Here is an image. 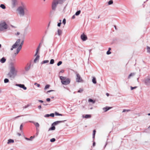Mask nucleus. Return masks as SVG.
<instances>
[{
    "instance_id": "nucleus-1",
    "label": "nucleus",
    "mask_w": 150,
    "mask_h": 150,
    "mask_svg": "<svg viewBox=\"0 0 150 150\" xmlns=\"http://www.w3.org/2000/svg\"><path fill=\"white\" fill-rule=\"evenodd\" d=\"M17 71L15 69V67L12 65L10 67V71L8 74V76L11 78V79H14L17 75Z\"/></svg>"
},
{
    "instance_id": "nucleus-2",
    "label": "nucleus",
    "mask_w": 150,
    "mask_h": 150,
    "mask_svg": "<svg viewBox=\"0 0 150 150\" xmlns=\"http://www.w3.org/2000/svg\"><path fill=\"white\" fill-rule=\"evenodd\" d=\"M21 40L20 39H18L14 44H13L11 48V50H13V49H15L17 47L19 46L18 47L21 50L22 46L23 44L24 40H22L20 43Z\"/></svg>"
},
{
    "instance_id": "nucleus-3",
    "label": "nucleus",
    "mask_w": 150,
    "mask_h": 150,
    "mask_svg": "<svg viewBox=\"0 0 150 150\" xmlns=\"http://www.w3.org/2000/svg\"><path fill=\"white\" fill-rule=\"evenodd\" d=\"M66 1V0H53L52 5V10L55 11L58 4H62Z\"/></svg>"
},
{
    "instance_id": "nucleus-4",
    "label": "nucleus",
    "mask_w": 150,
    "mask_h": 150,
    "mask_svg": "<svg viewBox=\"0 0 150 150\" xmlns=\"http://www.w3.org/2000/svg\"><path fill=\"white\" fill-rule=\"evenodd\" d=\"M22 6H19L17 9V11L20 16H24V9H25V6L23 4H22Z\"/></svg>"
},
{
    "instance_id": "nucleus-5",
    "label": "nucleus",
    "mask_w": 150,
    "mask_h": 150,
    "mask_svg": "<svg viewBox=\"0 0 150 150\" xmlns=\"http://www.w3.org/2000/svg\"><path fill=\"white\" fill-rule=\"evenodd\" d=\"M59 77L62 84L64 85H67L70 83V80L69 79H66V77L63 76H60Z\"/></svg>"
},
{
    "instance_id": "nucleus-6",
    "label": "nucleus",
    "mask_w": 150,
    "mask_h": 150,
    "mask_svg": "<svg viewBox=\"0 0 150 150\" xmlns=\"http://www.w3.org/2000/svg\"><path fill=\"white\" fill-rule=\"evenodd\" d=\"M65 121V120H63V121H57L56 122H54L52 124V127L49 128L48 129V131L50 130H54L55 129V127L54 126L56 125L59 124L63 122H64Z\"/></svg>"
},
{
    "instance_id": "nucleus-7",
    "label": "nucleus",
    "mask_w": 150,
    "mask_h": 150,
    "mask_svg": "<svg viewBox=\"0 0 150 150\" xmlns=\"http://www.w3.org/2000/svg\"><path fill=\"white\" fill-rule=\"evenodd\" d=\"M8 28V25L5 22L0 23V31H3Z\"/></svg>"
},
{
    "instance_id": "nucleus-8",
    "label": "nucleus",
    "mask_w": 150,
    "mask_h": 150,
    "mask_svg": "<svg viewBox=\"0 0 150 150\" xmlns=\"http://www.w3.org/2000/svg\"><path fill=\"white\" fill-rule=\"evenodd\" d=\"M143 82L146 85L150 86V76L146 77L143 81Z\"/></svg>"
},
{
    "instance_id": "nucleus-9",
    "label": "nucleus",
    "mask_w": 150,
    "mask_h": 150,
    "mask_svg": "<svg viewBox=\"0 0 150 150\" xmlns=\"http://www.w3.org/2000/svg\"><path fill=\"white\" fill-rule=\"evenodd\" d=\"M76 81L77 82L79 83H83V80L82 79L81 76L79 74L77 73L76 74Z\"/></svg>"
},
{
    "instance_id": "nucleus-10",
    "label": "nucleus",
    "mask_w": 150,
    "mask_h": 150,
    "mask_svg": "<svg viewBox=\"0 0 150 150\" xmlns=\"http://www.w3.org/2000/svg\"><path fill=\"white\" fill-rule=\"evenodd\" d=\"M29 122H30L32 123L35 125L36 127V131H38V128L40 126V125L38 122H35L33 121H30Z\"/></svg>"
},
{
    "instance_id": "nucleus-11",
    "label": "nucleus",
    "mask_w": 150,
    "mask_h": 150,
    "mask_svg": "<svg viewBox=\"0 0 150 150\" xmlns=\"http://www.w3.org/2000/svg\"><path fill=\"white\" fill-rule=\"evenodd\" d=\"M16 86H18L21 88H23L24 90H26L27 89V88L25 86L24 84H17L16 85Z\"/></svg>"
},
{
    "instance_id": "nucleus-12",
    "label": "nucleus",
    "mask_w": 150,
    "mask_h": 150,
    "mask_svg": "<svg viewBox=\"0 0 150 150\" xmlns=\"http://www.w3.org/2000/svg\"><path fill=\"white\" fill-rule=\"evenodd\" d=\"M81 38L83 41H84L87 39V37L86 35H85L84 33L81 35Z\"/></svg>"
},
{
    "instance_id": "nucleus-13",
    "label": "nucleus",
    "mask_w": 150,
    "mask_h": 150,
    "mask_svg": "<svg viewBox=\"0 0 150 150\" xmlns=\"http://www.w3.org/2000/svg\"><path fill=\"white\" fill-rule=\"evenodd\" d=\"M17 3V0H12V5L13 7H15L16 4Z\"/></svg>"
},
{
    "instance_id": "nucleus-14",
    "label": "nucleus",
    "mask_w": 150,
    "mask_h": 150,
    "mask_svg": "<svg viewBox=\"0 0 150 150\" xmlns=\"http://www.w3.org/2000/svg\"><path fill=\"white\" fill-rule=\"evenodd\" d=\"M111 108L112 107L107 106L103 108V110H104V112H106Z\"/></svg>"
},
{
    "instance_id": "nucleus-15",
    "label": "nucleus",
    "mask_w": 150,
    "mask_h": 150,
    "mask_svg": "<svg viewBox=\"0 0 150 150\" xmlns=\"http://www.w3.org/2000/svg\"><path fill=\"white\" fill-rule=\"evenodd\" d=\"M31 66V64H30V65L28 66H26L25 68V71H28L30 69Z\"/></svg>"
},
{
    "instance_id": "nucleus-16",
    "label": "nucleus",
    "mask_w": 150,
    "mask_h": 150,
    "mask_svg": "<svg viewBox=\"0 0 150 150\" xmlns=\"http://www.w3.org/2000/svg\"><path fill=\"white\" fill-rule=\"evenodd\" d=\"M40 44H41L40 43V44L38 46V47L36 49V52L35 54V56H36V55H37V54H38V51L39 50V48L40 47Z\"/></svg>"
},
{
    "instance_id": "nucleus-17",
    "label": "nucleus",
    "mask_w": 150,
    "mask_h": 150,
    "mask_svg": "<svg viewBox=\"0 0 150 150\" xmlns=\"http://www.w3.org/2000/svg\"><path fill=\"white\" fill-rule=\"evenodd\" d=\"M35 137V136H31L30 138H28L27 137H25V139L28 141H32V139L34 138Z\"/></svg>"
},
{
    "instance_id": "nucleus-18",
    "label": "nucleus",
    "mask_w": 150,
    "mask_h": 150,
    "mask_svg": "<svg viewBox=\"0 0 150 150\" xmlns=\"http://www.w3.org/2000/svg\"><path fill=\"white\" fill-rule=\"evenodd\" d=\"M91 116L90 115H86L85 116H84L83 115H82V117L83 118H90L91 117Z\"/></svg>"
},
{
    "instance_id": "nucleus-19",
    "label": "nucleus",
    "mask_w": 150,
    "mask_h": 150,
    "mask_svg": "<svg viewBox=\"0 0 150 150\" xmlns=\"http://www.w3.org/2000/svg\"><path fill=\"white\" fill-rule=\"evenodd\" d=\"M6 61V59L4 57H2L1 59H0V62L2 63H4Z\"/></svg>"
},
{
    "instance_id": "nucleus-20",
    "label": "nucleus",
    "mask_w": 150,
    "mask_h": 150,
    "mask_svg": "<svg viewBox=\"0 0 150 150\" xmlns=\"http://www.w3.org/2000/svg\"><path fill=\"white\" fill-rule=\"evenodd\" d=\"M92 82L94 84H96L97 83L96 78L95 77H92Z\"/></svg>"
},
{
    "instance_id": "nucleus-21",
    "label": "nucleus",
    "mask_w": 150,
    "mask_h": 150,
    "mask_svg": "<svg viewBox=\"0 0 150 150\" xmlns=\"http://www.w3.org/2000/svg\"><path fill=\"white\" fill-rule=\"evenodd\" d=\"M62 30L60 29H58L57 30V34L58 35L60 36L62 34Z\"/></svg>"
},
{
    "instance_id": "nucleus-22",
    "label": "nucleus",
    "mask_w": 150,
    "mask_h": 150,
    "mask_svg": "<svg viewBox=\"0 0 150 150\" xmlns=\"http://www.w3.org/2000/svg\"><path fill=\"white\" fill-rule=\"evenodd\" d=\"M14 142V141L13 139H10L8 140L7 142L8 144H9L11 143H13Z\"/></svg>"
},
{
    "instance_id": "nucleus-23",
    "label": "nucleus",
    "mask_w": 150,
    "mask_h": 150,
    "mask_svg": "<svg viewBox=\"0 0 150 150\" xmlns=\"http://www.w3.org/2000/svg\"><path fill=\"white\" fill-rule=\"evenodd\" d=\"M21 50V49L18 48H17L16 49V53H15L14 54L15 56H16L19 52Z\"/></svg>"
},
{
    "instance_id": "nucleus-24",
    "label": "nucleus",
    "mask_w": 150,
    "mask_h": 150,
    "mask_svg": "<svg viewBox=\"0 0 150 150\" xmlns=\"http://www.w3.org/2000/svg\"><path fill=\"white\" fill-rule=\"evenodd\" d=\"M88 101L89 102H91L93 104H94L95 103V100H93L91 98L88 99Z\"/></svg>"
},
{
    "instance_id": "nucleus-25",
    "label": "nucleus",
    "mask_w": 150,
    "mask_h": 150,
    "mask_svg": "<svg viewBox=\"0 0 150 150\" xmlns=\"http://www.w3.org/2000/svg\"><path fill=\"white\" fill-rule=\"evenodd\" d=\"M39 57L40 56L39 55H38L36 57L34 60V62L36 63V62L39 59Z\"/></svg>"
},
{
    "instance_id": "nucleus-26",
    "label": "nucleus",
    "mask_w": 150,
    "mask_h": 150,
    "mask_svg": "<svg viewBox=\"0 0 150 150\" xmlns=\"http://www.w3.org/2000/svg\"><path fill=\"white\" fill-rule=\"evenodd\" d=\"M0 7L3 9H5L6 8L5 5L4 4H1L0 5Z\"/></svg>"
},
{
    "instance_id": "nucleus-27",
    "label": "nucleus",
    "mask_w": 150,
    "mask_h": 150,
    "mask_svg": "<svg viewBox=\"0 0 150 150\" xmlns=\"http://www.w3.org/2000/svg\"><path fill=\"white\" fill-rule=\"evenodd\" d=\"M134 75H135V73H131L129 75V76H128V79H129L131 76H133Z\"/></svg>"
},
{
    "instance_id": "nucleus-28",
    "label": "nucleus",
    "mask_w": 150,
    "mask_h": 150,
    "mask_svg": "<svg viewBox=\"0 0 150 150\" xmlns=\"http://www.w3.org/2000/svg\"><path fill=\"white\" fill-rule=\"evenodd\" d=\"M81 13V11L79 10L75 14V15L76 16H78L79 15L80 13Z\"/></svg>"
},
{
    "instance_id": "nucleus-29",
    "label": "nucleus",
    "mask_w": 150,
    "mask_h": 150,
    "mask_svg": "<svg viewBox=\"0 0 150 150\" xmlns=\"http://www.w3.org/2000/svg\"><path fill=\"white\" fill-rule=\"evenodd\" d=\"M49 62V61L48 60H44L41 62V64H43L47 63H48Z\"/></svg>"
},
{
    "instance_id": "nucleus-30",
    "label": "nucleus",
    "mask_w": 150,
    "mask_h": 150,
    "mask_svg": "<svg viewBox=\"0 0 150 150\" xmlns=\"http://www.w3.org/2000/svg\"><path fill=\"white\" fill-rule=\"evenodd\" d=\"M96 132V130H94L93 131V139H94L95 138Z\"/></svg>"
},
{
    "instance_id": "nucleus-31",
    "label": "nucleus",
    "mask_w": 150,
    "mask_h": 150,
    "mask_svg": "<svg viewBox=\"0 0 150 150\" xmlns=\"http://www.w3.org/2000/svg\"><path fill=\"white\" fill-rule=\"evenodd\" d=\"M50 86V85L49 84H47L46 85V86H45L44 88V89L46 90L47 89L49 88Z\"/></svg>"
},
{
    "instance_id": "nucleus-32",
    "label": "nucleus",
    "mask_w": 150,
    "mask_h": 150,
    "mask_svg": "<svg viewBox=\"0 0 150 150\" xmlns=\"http://www.w3.org/2000/svg\"><path fill=\"white\" fill-rule=\"evenodd\" d=\"M113 3V1L112 0H110L108 2V4L109 5H110L112 4Z\"/></svg>"
},
{
    "instance_id": "nucleus-33",
    "label": "nucleus",
    "mask_w": 150,
    "mask_h": 150,
    "mask_svg": "<svg viewBox=\"0 0 150 150\" xmlns=\"http://www.w3.org/2000/svg\"><path fill=\"white\" fill-rule=\"evenodd\" d=\"M54 59H52L50 60V64H53L54 63Z\"/></svg>"
},
{
    "instance_id": "nucleus-34",
    "label": "nucleus",
    "mask_w": 150,
    "mask_h": 150,
    "mask_svg": "<svg viewBox=\"0 0 150 150\" xmlns=\"http://www.w3.org/2000/svg\"><path fill=\"white\" fill-rule=\"evenodd\" d=\"M55 115H58V116H62L63 115L62 114H59L58 112H55Z\"/></svg>"
},
{
    "instance_id": "nucleus-35",
    "label": "nucleus",
    "mask_w": 150,
    "mask_h": 150,
    "mask_svg": "<svg viewBox=\"0 0 150 150\" xmlns=\"http://www.w3.org/2000/svg\"><path fill=\"white\" fill-rule=\"evenodd\" d=\"M147 52L150 54V47L147 46Z\"/></svg>"
},
{
    "instance_id": "nucleus-36",
    "label": "nucleus",
    "mask_w": 150,
    "mask_h": 150,
    "mask_svg": "<svg viewBox=\"0 0 150 150\" xmlns=\"http://www.w3.org/2000/svg\"><path fill=\"white\" fill-rule=\"evenodd\" d=\"M9 81V80L8 79H5L4 80V82L5 83H7Z\"/></svg>"
},
{
    "instance_id": "nucleus-37",
    "label": "nucleus",
    "mask_w": 150,
    "mask_h": 150,
    "mask_svg": "<svg viewBox=\"0 0 150 150\" xmlns=\"http://www.w3.org/2000/svg\"><path fill=\"white\" fill-rule=\"evenodd\" d=\"M62 62L61 61H59L57 64V66H59L60 65H61L62 64Z\"/></svg>"
},
{
    "instance_id": "nucleus-38",
    "label": "nucleus",
    "mask_w": 150,
    "mask_h": 150,
    "mask_svg": "<svg viewBox=\"0 0 150 150\" xmlns=\"http://www.w3.org/2000/svg\"><path fill=\"white\" fill-rule=\"evenodd\" d=\"M55 139L54 138H53L50 139V141L51 142H54L55 141Z\"/></svg>"
},
{
    "instance_id": "nucleus-39",
    "label": "nucleus",
    "mask_w": 150,
    "mask_h": 150,
    "mask_svg": "<svg viewBox=\"0 0 150 150\" xmlns=\"http://www.w3.org/2000/svg\"><path fill=\"white\" fill-rule=\"evenodd\" d=\"M66 23V20L65 18H64L62 21V23L64 25H65Z\"/></svg>"
},
{
    "instance_id": "nucleus-40",
    "label": "nucleus",
    "mask_w": 150,
    "mask_h": 150,
    "mask_svg": "<svg viewBox=\"0 0 150 150\" xmlns=\"http://www.w3.org/2000/svg\"><path fill=\"white\" fill-rule=\"evenodd\" d=\"M83 91V90L82 89L80 88L79 90L78 91V93H81Z\"/></svg>"
},
{
    "instance_id": "nucleus-41",
    "label": "nucleus",
    "mask_w": 150,
    "mask_h": 150,
    "mask_svg": "<svg viewBox=\"0 0 150 150\" xmlns=\"http://www.w3.org/2000/svg\"><path fill=\"white\" fill-rule=\"evenodd\" d=\"M137 86H135V87H134L131 86V87H130L131 90H133L134 89L136 88H137Z\"/></svg>"
},
{
    "instance_id": "nucleus-42",
    "label": "nucleus",
    "mask_w": 150,
    "mask_h": 150,
    "mask_svg": "<svg viewBox=\"0 0 150 150\" xmlns=\"http://www.w3.org/2000/svg\"><path fill=\"white\" fill-rule=\"evenodd\" d=\"M130 111L129 110H126V109H124L122 111V112H125L126 111L128 112Z\"/></svg>"
},
{
    "instance_id": "nucleus-43",
    "label": "nucleus",
    "mask_w": 150,
    "mask_h": 150,
    "mask_svg": "<svg viewBox=\"0 0 150 150\" xmlns=\"http://www.w3.org/2000/svg\"><path fill=\"white\" fill-rule=\"evenodd\" d=\"M50 116H51L52 117H54V114L53 113H52L50 114Z\"/></svg>"
},
{
    "instance_id": "nucleus-44",
    "label": "nucleus",
    "mask_w": 150,
    "mask_h": 150,
    "mask_svg": "<svg viewBox=\"0 0 150 150\" xmlns=\"http://www.w3.org/2000/svg\"><path fill=\"white\" fill-rule=\"evenodd\" d=\"M111 52L110 51L108 50L106 52V54L108 55H109L111 53Z\"/></svg>"
},
{
    "instance_id": "nucleus-45",
    "label": "nucleus",
    "mask_w": 150,
    "mask_h": 150,
    "mask_svg": "<svg viewBox=\"0 0 150 150\" xmlns=\"http://www.w3.org/2000/svg\"><path fill=\"white\" fill-rule=\"evenodd\" d=\"M23 124H21L20 127V129L21 130H22V128H23Z\"/></svg>"
},
{
    "instance_id": "nucleus-46",
    "label": "nucleus",
    "mask_w": 150,
    "mask_h": 150,
    "mask_svg": "<svg viewBox=\"0 0 150 150\" xmlns=\"http://www.w3.org/2000/svg\"><path fill=\"white\" fill-rule=\"evenodd\" d=\"M49 116H50V114H46L45 115V116H44V117H49Z\"/></svg>"
},
{
    "instance_id": "nucleus-47",
    "label": "nucleus",
    "mask_w": 150,
    "mask_h": 150,
    "mask_svg": "<svg viewBox=\"0 0 150 150\" xmlns=\"http://www.w3.org/2000/svg\"><path fill=\"white\" fill-rule=\"evenodd\" d=\"M46 100L47 101L49 102L50 100V98H47Z\"/></svg>"
},
{
    "instance_id": "nucleus-48",
    "label": "nucleus",
    "mask_w": 150,
    "mask_h": 150,
    "mask_svg": "<svg viewBox=\"0 0 150 150\" xmlns=\"http://www.w3.org/2000/svg\"><path fill=\"white\" fill-rule=\"evenodd\" d=\"M61 24V22H59L58 23L57 26H58L60 27V26Z\"/></svg>"
},
{
    "instance_id": "nucleus-49",
    "label": "nucleus",
    "mask_w": 150,
    "mask_h": 150,
    "mask_svg": "<svg viewBox=\"0 0 150 150\" xmlns=\"http://www.w3.org/2000/svg\"><path fill=\"white\" fill-rule=\"evenodd\" d=\"M20 33L19 32H17L15 34V35H20Z\"/></svg>"
},
{
    "instance_id": "nucleus-50",
    "label": "nucleus",
    "mask_w": 150,
    "mask_h": 150,
    "mask_svg": "<svg viewBox=\"0 0 150 150\" xmlns=\"http://www.w3.org/2000/svg\"><path fill=\"white\" fill-rule=\"evenodd\" d=\"M54 91L53 90H49V91H48L47 92V93H50V92L52 91Z\"/></svg>"
},
{
    "instance_id": "nucleus-51",
    "label": "nucleus",
    "mask_w": 150,
    "mask_h": 150,
    "mask_svg": "<svg viewBox=\"0 0 150 150\" xmlns=\"http://www.w3.org/2000/svg\"><path fill=\"white\" fill-rule=\"evenodd\" d=\"M75 15H74L72 17V19H74L75 18Z\"/></svg>"
},
{
    "instance_id": "nucleus-52",
    "label": "nucleus",
    "mask_w": 150,
    "mask_h": 150,
    "mask_svg": "<svg viewBox=\"0 0 150 150\" xmlns=\"http://www.w3.org/2000/svg\"><path fill=\"white\" fill-rule=\"evenodd\" d=\"M38 101L40 102V103H43V100H38Z\"/></svg>"
},
{
    "instance_id": "nucleus-53",
    "label": "nucleus",
    "mask_w": 150,
    "mask_h": 150,
    "mask_svg": "<svg viewBox=\"0 0 150 150\" xmlns=\"http://www.w3.org/2000/svg\"><path fill=\"white\" fill-rule=\"evenodd\" d=\"M38 108L39 109H40L41 108H42L41 106V105H40L38 106Z\"/></svg>"
},
{
    "instance_id": "nucleus-54",
    "label": "nucleus",
    "mask_w": 150,
    "mask_h": 150,
    "mask_svg": "<svg viewBox=\"0 0 150 150\" xmlns=\"http://www.w3.org/2000/svg\"><path fill=\"white\" fill-rule=\"evenodd\" d=\"M39 132V129H38V131H37L36 134L37 135H38Z\"/></svg>"
},
{
    "instance_id": "nucleus-55",
    "label": "nucleus",
    "mask_w": 150,
    "mask_h": 150,
    "mask_svg": "<svg viewBox=\"0 0 150 150\" xmlns=\"http://www.w3.org/2000/svg\"><path fill=\"white\" fill-rule=\"evenodd\" d=\"M95 144H96L95 142H93V146H95Z\"/></svg>"
},
{
    "instance_id": "nucleus-56",
    "label": "nucleus",
    "mask_w": 150,
    "mask_h": 150,
    "mask_svg": "<svg viewBox=\"0 0 150 150\" xmlns=\"http://www.w3.org/2000/svg\"><path fill=\"white\" fill-rule=\"evenodd\" d=\"M11 26L12 27V28H16V27L14 26H13V25H11Z\"/></svg>"
},
{
    "instance_id": "nucleus-57",
    "label": "nucleus",
    "mask_w": 150,
    "mask_h": 150,
    "mask_svg": "<svg viewBox=\"0 0 150 150\" xmlns=\"http://www.w3.org/2000/svg\"><path fill=\"white\" fill-rule=\"evenodd\" d=\"M17 134L19 136H20L21 135V134L19 133H18Z\"/></svg>"
},
{
    "instance_id": "nucleus-58",
    "label": "nucleus",
    "mask_w": 150,
    "mask_h": 150,
    "mask_svg": "<svg viewBox=\"0 0 150 150\" xmlns=\"http://www.w3.org/2000/svg\"><path fill=\"white\" fill-rule=\"evenodd\" d=\"M21 116H17V117H15L14 118L15 119H16V118H17L18 117H21Z\"/></svg>"
},
{
    "instance_id": "nucleus-59",
    "label": "nucleus",
    "mask_w": 150,
    "mask_h": 150,
    "mask_svg": "<svg viewBox=\"0 0 150 150\" xmlns=\"http://www.w3.org/2000/svg\"><path fill=\"white\" fill-rule=\"evenodd\" d=\"M106 95H107V96H109V94L108 93H106Z\"/></svg>"
},
{
    "instance_id": "nucleus-60",
    "label": "nucleus",
    "mask_w": 150,
    "mask_h": 150,
    "mask_svg": "<svg viewBox=\"0 0 150 150\" xmlns=\"http://www.w3.org/2000/svg\"><path fill=\"white\" fill-rule=\"evenodd\" d=\"M64 70H61L60 71V72H61V73H63L64 72Z\"/></svg>"
},
{
    "instance_id": "nucleus-61",
    "label": "nucleus",
    "mask_w": 150,
    "mask_h": 150,
    "mask_svg": "<svg viewBox=\"0 0 150 150\" xmlns=\"http://www.w3.org/2000/svg\"><path fill=\"white\" fill-rule=\"evenodd\" d=\"M37 86L38 87H39L40 86V85L39 84H38L37 85Z\"/></svg>"
},
{
    "instance_id": "nucleus-62",
    "label": "nucleus",
    "mask_w": 150,
    "mask_h": 150,
    "mask_svg": "<svg viewBox=\"0 0 150 150\" xmlns=\"http://www.w3.org/2000/svg\"><path fill=\"white\" fill-rule=\"evenodd\" d=\"M111 50V48L110 47L108 48V51H110Z\"/></svg>"
},
{
    "instance_id": "nucleus-63",
    "label": "nucleus",
    "mask_w": 150,
    "mask_h": 150,
    "mask_svg": "<svg viewBox=\"0 0 150 150\" xmlns=\"http://www.w3.org/2000/svg\"><path fill=\"white\" fill-rule=\"evenodd\" d=\"M114 27H115V29L116 30H117V28H116V26H115H115H114Z\"/></svg>"
},
{
    "instance_id": "nucleus-64",
    "label": "nucleus",
    "mask_w": 150,
    "mask_h": 150,
    "mask_svg": "<svg viewBox=\"0 0 150 150\" xmlns=\"http://www.w3.org/2000/svg\"><path fill=\"white\" fill-rule=\"evenodd\" d=\"M43 105H47V104L43 103Z\"/></svg>"
}]
</instances>
